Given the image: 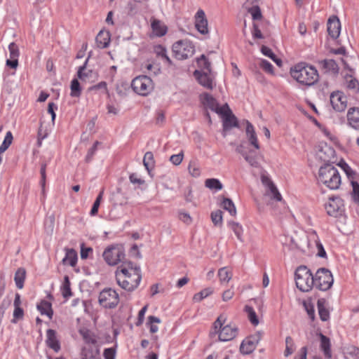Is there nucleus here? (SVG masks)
I'll list each match as a JSON object with an SVG mask.
<instances>
[{
    "label": "nucleus",
    "mask_w": 359,
    "mask_h": 359,
    "mask_svg": "<svg viewBox=\"0 0 359 359\" xmlns=\"http://www.w3.org/2000/svg\"><path fill=\"white\" fill-rule=\"evenodd\" d=\"M86 63L87 61L83 66L79 68L77 72V76L83 82H93L94 80L92 79V78L94 73L92 70L86 69Z\"/></svg>",
    "instance_id": "27"
},
{
    "label": "nucleus",
    "mask_w": 359,
    "mask_h": 359,
    "mask_svg": "<svg viewBox=\"0 0 359 359\" xmlns=\"http://www.w3.org/2000/svg\"><path fill=\"white\" fill-rule=\"evenodd\" d=\"M110 33L106 30H101L96 36V43L99 48H107L110 43Z\"/></svg>",
    "instance_id": "25"
},
{
    "label": "nucleus",
    "mask_w": 359,
    "mask_h": 359,
    "mask_svg": "<svg viewBox=\"0 0 359 359\" xmlns=\"http://www.w3.org/2000/svg\"><path fill=\"white\" fill-rule=\"evenodd\" d=\"M211 220L215 226H222V212L220 210H217L212 212Z\"/></svg>",
    "instance_id": "53"
},
{
    "label": "nucleus",
    "mask_w": 359,
    "mask_h": 359,
    "mask_svg": "<svg viewBox=\"0 0 359 359\" xmlns=\"http://www.w3.org/2000/svg\"><path fill=\"white\" fill-rule=\"evenodd\" d=\"M236 151L243 156L244 159L250 164V166L254 168L260 167V163L258 161L257 155L252 154V151L246 152L243 151L242 145L237 147Z\"/></svg>",
    "instance_id": "23"
},
{
    "label": "nucleus",
    "mask_w": 359,
    "mask_h": 359,
    "mask_svg": "<svg viewBox=\"0 0 359 359\" xmlns=\"http://www.w3.org/2000/svg\"><path fill=\"white\" fill-rule=\"evenodd\" d=\"M238 334V327L233 323L228 322L224 314L219 315L212 324L211 336H217L220 341H229Z\"/></svg>",
    "instance_id": "2"
},
{
    "label": "nucleus",
    "mask_w": 359,
    "mask_h": 359,
    "mask_svg": "<svg viewBox=\"0 0 359 359\" xmlns=\"http://www.w3.org/2000/svg\"><path fill=\"white\" fill-rule=\"evenodd\" d=\"M259 66L267 74L273 75L274 69L273 65L266 60L261 59Z\"/></svg>",
    "instance_id": "52"
},
{
    "label": "nucleus",
    "mask_w": 359,
    "mask_h": 359,
    "mask_svg": "<svg viewBox=\"0 0 359 359\" xmlns=\"http://www.w3.org/2000/svg\"><path fill=\"white\" fill-rule=\"evenodd\" d=\"M178 218L180 220L185 223L186 224H191L192 223V218L190 215L186 212H179Z\"/></svg>",
    "instance_id": "62"
},
{
    "label": "nucleus",
    "mask_w": 359,
    "mask_h": 359,
    "mask_svg": "<svg viewBox=\"0 0 359 359\" xmlns=\"http://www.w3.org/2000/svg\"><path fill=\"white\" fill-rule=\"evenodd\" d=\"M334 283L332 273L325 268H320L315 273L314 287L321 291L330 290Z\"/></svg>",
    "instance_id": "6"
},
{
    "label": "nucleus",
    "mask_w": 359,
    "mask_h": 359,
    "mask_svg": "<svg viewBox=\"0 0 359 359\" xmlns=\"http://www.w3.org/2000/svg\"><path fill=\"white\" fill-rule=\"evenodd\" d=\"M143 164L147 170L154 166V158L152 152L147 151L145 153L143 158Z\"/></svg>",
    "instance_id": "43"
},
{
    "label": "nucleus",
    "mask_w": 359,
    "mask_h": 359,
    "mask_svg": "<svg viewBox=\"0 0 359 359\" xmlns=\"http://www.w3.org/2000/svg\"><path fill=\"white\" fill-rule=\"evenodd\" d=\"M224 118V128H229L232 127H236L238 122L236 116L231 113L230 114L223 117Z\"/></svg>",
    "instance_id": "41"
},
{
    "label": "nucleus",
    "mask_w": 359,
    "mask_h": 359,
    "mask_svg": "<svg viewBox=\"0 0 359 359\" xmlns=\"http://www.w3.org/2000/svg\"><path fill=\"white\" fill-rule=\"evenodd\" d=\"M316 155L322 161L327 163H334L335 161V151L330 146L324 144L319 147L316 152Z\"/></svg>",
    "instance_id": "16"
},
{
    "label": "nucleus",
    "mask_w": 359,
    "mask_h": 359,
    "mask_svg": "<svg viewBox=\"0 0 359 359\" xmlns=\"http://www.w3.org/2000/svg\"><path fill=\"white\" fill-rule=\"evenodd\" d=\"M303 306L311 320L315 319V309L311 300L304 301Z\"/></svg>",
    "instance_id": "54"
},
{
    "label": "nucleus",
    "mask_w": 359,
    "mask_h": 359,
    "mask_svg": "<svg viewBox=\"0 0 359 359\" xmlns=\"http://www.w3.org/2000/svg\"><path fill=\"white\" fill-rule=\"evenodd\" d=\"M46 343L50 348L53 349L56 353L60 350V342L54 330L48 329L46 331Z\"/></svg>",
    "instance_id": "19"
},
{
    "label": "nucleus",
    "mask_w": 359,
    "mask_h": 359,
    "mask_svg": "<svg viewBox=\"0 0 359 359\" xmlns=\"http://www.w3.org/2000/svg\"><path fill=\"white\" fill-rule=\"evenodd\" d=\"M65 256L62 262L64 265H69L72 267L76 266L78 261V255L76 251L72 248H65Z\"/></svg>",
    "instance_id": "24"
},
{
    "label": "nucleus",
    "mask_w": 359,
    "mask_h": 359,
    "mask_svg": "<svg viewBox=\"0 0 359 359\" xmlns=\"http://www.w3.org/2000/svg\"><path fill=\"white\" fill-rule=\"evenodd\" d=\"M194 25L199 33L203 35L208 34V22L203 10L199 9L196 13L194 15Z\"/></svg>",
    "instance_id": "15"
},
{
    "label": "nucleus",
    "mask_w": 359,
    "mask_h": 359,
    "mask_svg": "<svg viewBox=\"0 0 359 359\" xmlns=\"http://www.w3.org/2000/svg\"><path fill=\"white\" fill-rule=\"evenodd\" d=\"M235 294L233 287L225 290L222 294V299L224 302H228L231 300Z\"/></svg>",
    "instance_id": "58"
},
{
    "label": "nucleus",
    "mask_w": 359,
    "mask_h": 359,
    "mask_svg": "<svg viewBox=\"0 0 359 359\" xmlns=\"http://www.w3.org/2000/svg\"><path fill=\"white\" fill-rule=\"evenodd\" d=\"M294 351V343L292 338L290 336L285 339V350L284 351V355L288 357L292 355Z\"/></svg>",
    "instance_id": "46"
},
{
    "label": "nucleus",
    "mask_w": 359,
    "mask_h": 359,
    "mask_svg": "<svg viewBox=\"0 0 359 359\" xmlns=\"http://www.w3.org/2000/svg\"><path fill=\"white\" fill-rule=\"evenodd\" d=\"M315 275L306 266H299L295 271L297 287L302 292H309L314 286Z\"/></svg>",
    "instance_id": "5"
},
{
    "label": "nucleus",
    "mask_w": 359,
    "mask_h": 359,
    "mask_svg": "<svg viewBox=\"0 0 359 359\" xmlns=\"http://www.w3.org/2000/svg\"><path fill=\"white\" fill-rule=\"evenodd\" d=\"M246 137L248 140L250 144L255 147L256 149H260V145L257 139V136L255 130L254 126L249 121L246 122L245 129Z\"/></svg>",
    "instance_id": "22"
},
{
    "label": "nucleus",
    "mask_w": 359,
    "mask_h": 359,
    "mask_svg": "<svg viewBox=\"0 0 359 359\" xmlns=\"http://www.w3.org/2000/svg\"><path fill=\"white\" fill-rule=\"evenodd\" d=\"M70 96L72 97H79L81 95L82 88L76 79H74L71 81L70 85Z\"/></svg>",
    "instance_id": "34"
},
{
    "label": "nucleus",
    "mask_w": 359,
    "mask_h": 359,
    "mask_svg": "<svg viewBox=\"0 0 359 359\" xmlns=\"http://www.w3.org/2000/svg\"><path fill=\"white\" fill-rule=\"evenodd\" d=\"M103 194H104V191L102 190L100 194H98V196H97L93 205V207L90 210V215L91 216H95L97 214L98 212V209H99V207H100V203L102 200V196H103Z\"/></svg>",
    "instance_id": "51"
},
{
    "label": "nucleus",
    "mask_w": 359,
    "mask_h": 359,
    "mask_svg": "<svg viewBox=\"0 0 359 359\" xmlns=\"http://www.w3.org/2000/svg\"><path fill=\"white\" fill-rule=\"evenodd\" d=\"M189 174L194 177H198L201 175V168L196 161H191L188 166Z\"/></svg>",
    "instance_id": "48"
},
{
    "label": "nucleus",
    "mask_w": 359,
    "mask_h": 359,
    "mask_svg": "<svg viewBox=\"0 0 359 359\" xmlns=\"http://www.w3.org/2000/svg\"><path fill=\"white\" fill-rule=\"evenodd\" d=\"M245 311L248 314V317L250 323L254 325H258L259 320L253 308L249 306H246L245 307Z\"/></svg>",
    "instance_id": "47"
},
{
    "label": "nucleus",
    "mask_w": 359,
    "mask_h": 359,
    "mask_svg": "<svg viewBox=\"0 0 359 359\" xmlns=\"http://www.w3.org/2000/svg\"><path fill=\"white\" fill-rule=\"evenodd\" d=\"M345 81H346V87L348 89L352 90L355 92H357L359 90V82L355 78H354L351 75L346 76Z\"/></svg>",
    "instance_id": "36"
},
{
    "label": "nucleus",
    "mask_w": 359,
    "mask_h": 359,
    "mask_svg": "<svg viewBox=\"0 0 359 359\" xmlns=\"http://www.w3.org/2000/svg\"><path fill=\"white\" fill-rule=\"evenodd\" d=\"M317 180L318 183L332 190L339 189L341 184L339 171L330 163H326L320 167Z\"/></svg>",
    "instance_id": "4"
},
{
    "label": "nucleus",
    "mask_w": 359,
    "mask_h": 359,
    "mask_svg": "<svg viewBox=\"0 0 359 359\" xmlns=\"http://www.w3.org/2000/svg\"><path fill=\"white\" fill-rule=\"evenodd\" d=\"M205 185L210 189L221 190L222 189V183L219 180L215 178L207 179Z\"/></svg>",
    "instance_id": "45"
},
{
    "label": "nucleus",
    "mask_w": 359,
    "mask_h": 359,
    "mask_svg": "<svg viewBox=\"0 0 359 359\" xmlns=\"http://www.w3.org/2000/svg\"><path fill=\"white\" fill-rule=\"evenodd\" d=\"M194 75L198 82L204 88L212 90L216 86L215 78L211 72H201L196 70Z\"/></svg>",
    "instance_id": "14"
},
{
    "label": "nucleus",
    "mask_w": 359,
    "mask_h": 359,
    "mask_svg": "<svg viewBox=\"0 0 359 359\" xmlns=\"http://www.w3.org/2000/svg\"><path fill=\"white\" fill-rule=\"evenodd\" d=\"M81 359H95L92 348L84 347L81 351Z\"/></svg>",
    "instance_id": "59"
},
{
    "label": "nucleus",
    "mask_w": 359,
    "mask_h": 359,
    "mask_svg": "<svg viewBox=\"0 0 359 359\" xmlns=\"http://www.w3.org/2000/svg\"><path fill=\"white\" fill-rule=\"evenodd\" d=\"M214 292L213 288L209 287H206L198 293H196L193 297V300L196 302L202 301L203 299L211 295Z\"/></svg>",
    "instance_id": "37"
},
{
    "label": "nucleus",
    "mask_w": 359,
    "mask_h": 359,
    "mask_svg": "<svg viewBox=\"0 0 359 359\" xmlns=\"http://www.w3.org/2000/svg\"><path fill=\"white\" fill-rule=\"evenodd\" d=\"M26 278V270L24 268H19L15 271L14 280L18 289H22Z\"/></svg>",
    "instance_id": "32"
},
{
    "label": "nucleus",
    "mask_w": 359,
    "mask_h": 359,
    "mask_svg": "<svg viewBox=\"0 0 359 359\" xmlns=\"http://www.w3.org/2000/svg\"><path fill=\"white\" fill-rule=\"evenodd\" d=\"M194 51V46L189 40H180L172 45L174 56L178 60H185L191 57Z\"/></svg>",
    "instance_id": "8"
},
{
    "label": "nucleus",
    "mask_w": 359,
    "mask_h": 359,
    "mask_svg": "<svg viewBox=\"0 0 359 359\" xmlns=\"http://www.w3.org/2000/svg\"><path fill=\"white\" fill-rule=\"evenodd\" d=\"M347 126L359 131V107H349L346 113Z\"/></svg>",
    "instance_id": "17"
},
{
    "label": "nucleus",
    "mask_w": 359,
    "mask_h": 359,
    "mask_svg": "<svg viewBox=\"0 0 359 359\" xmlns=\"http://www.w3.org/2000/svg\"><path fill=\"white\" fill-rule=\"evenodd\" d=\"M115 275L117 284L129 292L135 290L142 280L140 268L132 262H122L117 268Z\"/></svg>",
    "instance_id": "1"
},
{
    "label": "nucleus",
    "mask_w": 359,
    "mask_h": 359,
    "mask_svg": "<svg viewBox=\"0 0 359 359\" xmlns=\"http://www.w3.org/2000/svg\"><path fill=\"white\" fill-rule=\"evenodd\" d=\"M198 64L200 67L202 68V70H201V72H211L210 62L205 55H202L201 57L198 59Z\"/></svg>",
    "instance_id": "50"
},
{
    "label": "nucleus",
    "mask_w": 359,
    "mask_h": 359,
    "mask_svg": "<svg viewBox=\"0 0 359 359\" xmlns=\"http://www.w3.org/2000/svg\"><path fill=\"white\" fill-rule=\"evenodd\" d=\"M147 309H148V305H145L139 311L138 317H137V322L135 323L137 326H140V325H141L143 323L144 319V315H145V313H146V312L147 311Z\"/></svg>",
    "instance_id": "64"
},
{
    "label": "nucleus",
    "mask_w": 359,
    "mask_h": 359,
    "mask_svg": "<svg viewBox=\"0 0 359 359\" xmlns=\"http://www.w3.org/2000/svg\"><path fill=\"white\" fill-rule=\"evenodd\" d=\"M79 333L86 343L94 344L97 342L95 335L90 330L86 328H81L79 330Z\"/></svg>",
    "instance_id": "33"
},
{
    "label": "nucleus",
    "mask_w": 359,
    "mask_h": 359,
    "mask_svg": "<svg viewBox=\"0 0 359 359\" xmlns=\"http://www.w3.org/2000/svg\"><path fill=\"white\" fill-rule=\"evenodd\" d=\"M98 302L105 309H114L119 303V296L115 290L104 288L99 294Z\"/></svg>",
    "instance_id": "9"
},
{
    "label": "nucleus",
    "mask_w": 359,
    "mask_h": 359,
    "mask_svg": "<svg viewBox=\"0 0 359 359\" xmlns=\"http://www.w3.org/2000/svg\"><path fill=\"white\" fill-rule=\"evenodd\" d=\"M290 73L296 81L305 86H312L319 79L316 67L305 62H300L292 67Z\"/></svg>",
    "instance_id": "3"
},
{
    "label": "nucleus",
    "mask_w": 359,
    "mask_h": 359,
    "mask_svg": "<svg viewBox=\"0 0 359 359\" xmlns=\"http://www.w3.org/2000/svg\"><path fill=\"white\" fill-rule=\"evenodd\" d=\"M221 205L224 210L228 211L231 216L236 215V208L233 202L231 199L224 198Z\"/></svg>",
    "instance_id": "35"
},
{
    "label": "nucleus",
    "mask_w": 359,
    "mask_h": 359,
    "mask_svg": "<svg viewBox=\"0 0 359 359\" xmlns=\"http://www.w3.org/2000/svg\"><path fill=\"white\" fill-rule=\"evenodd\" d=\"M131 88L137 94L147 96L152 92L154 83L147 76H138L132 81Z\"/></svg>",
    "instance_id": "7"
},
{
    "label": "nucleus",
    "mask_w": 359,
    "mask_h": 359,
    "mask_svg": "<svg viewBox=\"0 0 359 359\" xmlns=\"http://www.w3.org/2000/svg\"><path fill=\"white\" fill-rule=\"evenodd\" d=\"M93 248L90 247H86L85 243L81 244V258L86 259L89 257L90 255L93 254Z\"/></svg>",
    "instance_id": "56"
},
{
    "label": "nucleus",
    "mask_w": 359,
    "mask_h": 359,
    "mask_svg": "<svg viewBox=\"0 0 359 359\" xmlns=\"http://www.w3.org/2000/svg\"><path fill=\"white\" fill-rule=\"evenodd\" d=\"M325 303L326 301L325 299H320L317 302L318 314L323 321H327L330 318V312L325 306Z\"/></svg>",
    "instance_id": "31"
},
{
    "label": "nucleus",
    "mask_w": 359,
    "mask_h": 359,
    "mask_svg": "<svg viewBox=\"0 0 359 359\" xmlns=\"http://www.w3.org/2000/svg\"><path fill=\"white\" fill-rule=\"evenodd\" d=\"M154 53L158 55L161 56L168 64L172 63L170 59L166 54V49L161 45H157L154 47Z\"/></svg>",
    "instance_id": "40"
},
{
    "label": "nucleus",
    "mask_w": 359,
    "mask_h": 359,
    "mask_svg": "<svg viewBox=\"0 0 359 359\" xmlns=\"http://www.w3.org/2000/svg\"><path fill=\"white\" fill-rule=\"evenodd\" d=\"M261 182L265 187V195L269 196L272 200L281 201L283 198L278 191L276 186L271 180L269 175L264 172L261 174Z\"/></svg>",
    "instance_id": "11"
},
{
    "label": "nucleus",
    "mask_w": 359,
    "mask_h": 359,
    "mask_svg": "<svg viewBox=\"0 0 359 359\" xmlns=\"http://www.w3.org/2000/svg\"><path fill=\"white\" fill-rule=\"evenodd\" d=\"M257 343L258 341L255 337H248L242 341L240 351L243 354H250L256 348Z\"/></svg>",
    "instance_id": "21"
},
{
    "label": "nucleus",
    "mask_w": 359,
    "mask_h": 359,
    "mask_svg": "<svg viewBox=\"0 0 359 359\" xmlns=\"http://www.w3.org/2000/svg\"><path fill=\"white\" fill-rule=\"evenodd\" d=\"M183 158H184V153H183V151H181L180 153H179L177 154L172 155L170 158V161L173 165H178L182 163Z\"/></svg>",
    "instance_id": "61"
},
{
    "label": "nucleus",
    "mask_w": 359,
    "mask_h": 359,
    "mask_svg": "<svg viewBox=\"0 0 359 359\" xmlns=\"http://www.w3.org/2000/svg\"><path fill=\"white\" fill-rule=\"evenodd\" d=\"M330 100L333 109L336 111H344L347 107V97L341 91L332 93Z\"/></svg>",
    "instance_id": "13"
},
{
    "label": "nucleus",
    "mask_w": 359,
    "mask_h": 359,
    "mask_svg": "<svg viewBox=\"0 0 359 359\" xmlns=\"http://www.w3.org/2000/svg\"><path fill=\"white\" fill-rule=\"evenodd\" d=\"M325 208L330 216H341L344 210V201L338 196L330 197L325 204Z\"/></svg>",
    "instance_id": "12"
},
{
    "label": "nucleus",
    "mask_w": 359,
    "mask_h": 359,
    "mask_svg": "<svg viewBox=\"0 0 359 359\" xmlns=\"http://www.w3.org/2000/svg\"><path fill=\"white\" fill-rule=\"evenodd\" d=\"M215 112L217 114L222 115L223 117L230 114L231 112V109H229L228 104H224L222 107H219V104L217 105V109L215 110Z\"/></svg>",
    "instance_id": "60"
},
{
    "label": "nucleus",
    "mask_w": 359,
    "mask_h": 359,
    "mask_svg": "<svg viewBox=\"0 0 359 359\" xmlns=\"http://www.w3.org/2000/svg\"><path fill=\"white\" fill-rule=\"evenodd\" d=\"M36 307L41 315H46L50 320L52 319L53 316V311L52 309V304L50 302L44 299L41 300L37 304Z\"/></svg>",
    "instance_id": "28"
},
{
    "label": "nucleus",
    "mask_w": 359,
    "mask_h": 359,
    "mask_svg": "<svg viewBox=\"0 0 359 359\" xmlns=\"http://www.w3.org/2000/svg\"><path fill=\"white\" fill-rule=\"evenodd\" d=\"M323 67L332 71H336L337 69V65L333 60H325L323 62Z\"/></svg>",
    "instance_id": "63"
},
{
    "label": "nucleus",
    "mask_w": 359,
    "mask_h": 359,
    "mask_svg": "<svg viewBox=\"0 0 359 359\" xmlns=\"http://www.w3.org/2000/svg\"><path fill=\"white\" fill-rule=\"evenodd\" d=\"M341 23L336 16L330 17L327 22V32L332 39H337L340 34Z\"/></svg>",
    "instance_id": "20"
},
{
    "label": "nucleus",
    "mask_w": 359,
    "mask_h": 359,
    "mask_svg": "<svg viewBox=\"0 0 359 359\" xmlns=\"http://www.w3.org/2000/svg\"><path fill=\"white\" fill-rule=\"evenodd\" d=\"M353 188L352 198L353 201L358 205H359V184L357 182H351Z\"/></svg>",
    "instance_id": "55"
},
{
    "label": "nucleus",
    "mask_w": 359,
    "mask_h": 359,
    "mask_svg": "<svg viewBox=\"0 0 359 359\" xmlns=\"http://www.w3.org/2000/svg\"><path fill=\"white\" fill-rule=\"evenodd\" d=\"M12 141H13V135L11 131H8V132H7V133L4 137L3 142L0 145V154L4 153L6 150L8 149V148L12 144Z\"/></svg>",
    "instance_id": "44"
},
{
    "label": "nucleus",
    "mask_w": 359,
    "mask_h": 359,
    "mask_svg": "<svg viewBox=\"0 0 359 359\" xmlns=\"http://www.w3.org/2000/svg\"><path fill=\"white\" fill-rule=\"evenodd\" d=\"M217 276L221 285L227 284L233 277V271L231 269L224 266L218 270Z\"/></svg>",
    "instance_id": "26"
},
{
    "label": "nucleus",
    "mask_w": 359,
    "mask_h": 359,
    "mask_svg": "<svg viewBox=\"0 0 359 359\" xmlns=\"http://www.w3.org/2000/svg\"><path fill=\"white\" fill-rule=\"evenodd\" d=\"M161 323V320L158 318L150 316L148 318L147 325L149 327V331L151 333H156L158 330V327L156 324Z\"/></svg>",
    "instance_id": "42"
},
{
    "label": "nucleus",
    "mask_w": 359,
    "mask_h": 359,
    "mask_svg": "<svg viewBox=\"0 0 359 359\" xmlns=\"http://www.w3.org/2000/svg\"><path fill=\"white\" fill-rule=\"evenodd\" d=\"M100 91L102 93H108V88H107V84L105 81H101L98 83L96 85H93L92 86H90L88 88V92H97Z\"/></svg>",
    "instance_id": "38"
},
{
    "label": "nucleus",
    "mask_w": 359,
    "mask_h": 359,
    "mask_svg": "<svg viewBox=\"0 0 359 359\" xmlns=\"http://www.w3.org/2000/svg\"><path fill=\"white\" fill-rule=\"evenodd\" d=\"M319 337L320 339L321 350L323 351L324 355L327 358H330L332 357V352L330 339L322 333H320Z\"/></svg>",
    "instance_id": "30"
},
{
    "label": "nucleus",
    "mask_w": 359,
    "mask_h": 359,
    "mask_svg": "<svg viewBox=\"0 0 359 359\" xmlns=\"http://www.w3.org/2000/svg\"><path fill=\"white\" fill-rule=\"evenodd\" d=\"M152 34L156 37H161L168 32V27L160 20L155 18L150 19Z\"/></svg>",
    "instance_id": "18"
},
{
    "label": "nucleus",
    "mask_w": 359,
    "mask_h": 359,
    "mask_svg": "<svg viewBox=\"0 0 359 359\" xmlns=\"http://www.w3.org/2000/svg\"><path fill=\"white\" fill-rule=\"evenodd\" d=\"M229 226L231 229V230L234 232L236 234L237 238L240 241H242V236L243 233V229L242 226L235 222H229L228 223Z\"/></svg>",
    "instance_id": "39"
},
{
    "label": "nucleus",
    "mask_w": 359,
    "mask_h": 359,
    "mask_svg": "<svg viewBox=\"0 0 359 359\" xmlns=\"http://www.w3.org/2000/svg\"><path fill=\"white\" fill-rule=\"evenodd\" d=\"M201 100L203 103V104L207 107L211 109L212 111H215V109L217 108L218 103L217 100L210 94L208 93H203L201 95Z\"/></svg>",
    "instance_id": "29"
},
{
    "label": "nucleus",
    "mask_w": 359,
    "mask_h": 359,
    "mask_svg": "<svg viewBox=\"0 0 359 359\" xmlns=\"http://www.w3.org/2000/svg\"><path fill=\"white\" fill-rule=\"evenodd\" d=\"M103 258L111 266H115L122 262L125 257L123 247L115 245L108 247L103 252Z\"/></svg>",
    "instance_id": "10"
},
{
    "label": "nucleus",
    "mask_w": 359,
    "mask_h": 359,
    "mask_svg": "<svg viewBox=\"0 0 359 359\" xmlns=\"http://www.w3.org/2000/svg\"><path fill=\"white\" fill-rule=\"evenodd\" d=\"M8 50L11 58H18L20 55L19 48L15 43H11L9 44Z\"/></svg>",
    "instance_id": "57"
},
{
    "label": "nucleus",
    "mask_w": 359,
    "mask_h": 359,
    "mask_svg": "<svg viewBox=\"0 0 359 359\" xmlns=\"http://www.w3.org/2000/svg\"><path fill=\"white\" fill-rule=\"evenodd\" d=\"M62 294L64 297L69 298L72 295L70 288V281L68 276H65L62 287Z\"/></svg>",
    "instance_id": "49"
}]
</instances>
